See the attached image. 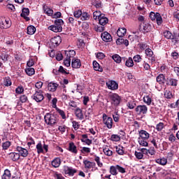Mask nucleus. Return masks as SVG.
Masks as SVG:
<instances>
[{
    "label": "nucleus",
    "mask_w": 179,
    "mask_h": 179,
    "mask_svg": "<svg viewBox=\"0 0 179 179\" xmlns=\"http://www.w3.org/2000/svg\"><path fill=\"white\" fill-rule=\"evenodd\" d=\"M64 25V20L61 19H56L55 20V24L50 25L48 29L55 33H59L62 31V26Z\"/></svg>",
    "instance_id": "nucleus-1"
},
{
    "label": "nucleus",
    "mask_w": 179,
    "mask_h": 179,
    "mask_svg": "<svg viewBox=\"0 0 179 179\" xmlns=\"http://www.w3.org/2000/svg\"><path fill=\"white\" fill-rule=\"evenodd\" d=\"M45 122L52 127V125H55L57 124V116L51 113H46L44 116Z\"/></svg>",
    "instance_id": "nucleus-2"
},
{
    "label": "nucleus",
    "mask_w": 179,
    "mask_h": 179,
    "mask_svg": "<svg viewBox=\"0 0 179 179\" xmlns=\"http://www.w3.org/2000/svg\"><path fill=\"white\" fill-rule=\"evenodd\" d=\"M10 26H12L10 20L0 17V29H9Z\"/></svg>",
    "instance_id": "nucleus-3"
},
{
    "label": "nucleus",
    "mask_w": 179,
    "mask_h": 179,
    "mask_svg": "<svg viewBox=\"0 0 179 179\" xmlns=\"http://www.w3.org/2000/svg\"><path fill=\"white\" fill-rule=\"evenodd\" d=\"M31 99L35 100L36 103H40L44 100V95L43 94V90H36L34 95L31 96Z\"/></svg>",
    "instance_id": "nucleus-4"
},
{
    "label": "nucleus",
    "mask_w": 179,
    "mask_h": 179,
    "mask_svg": "<svg viewBox=\"0 0 179 179\" xmlns=\"http://www.w3.org/2000/svg\"><path fill=\"white\" fill-rule=\"evenodd\" d=\"M111 104L113 106H120L121 103V96L117 94H112L110 95Z\"/></svg>",
    "instance_id": "nucleus-5"
},
{
    "label": "nucleus",
    "mask_w": 179,
    "mask_h": 179,
    "mask_svg": "<svg viewBox=\"0 0 179 179\" xmlns=\"http://www.w3.org/2000/svg\"><path fill=\"white\" fill-rule=\"evenodd\" d=\"M103 124L108 128V129L113 128V118L108 117L106 113L103 114Z\"/></svg>",
    "instance_id": "nucleus-6"
},
{
    "label": "nucleus",
    "mask_w": 179,
    "mask_h": 179,
    "mask_svg": "<svg viewBox=\"0 0 179 179\" xmlns=\"http://www.w3.org/2000/svg\"><path fill=\"white\" fill-rule=\"evenodd\" d=\"M135 111L138 115L146 114V113H148V106H146L145 105H138L135 108Z\"/></svg>",
    "instance_id": "nucleus-7"
},
{
    "label": "nucleus",
    "mask_w": 179,
    "mask_h": 179,
    "mask_svg": "<svg viewBox=\"0 0 179 179\" xmlns=\"http://www.w3.org/2000/svg\"><path fill=\"white\" fill-rule=\"evenodd\" d=\"M62 42V39L59 36L52 38L50 40L52 47H58V45H59V44H61Z\"/></svg>",
    "instance_id": "nucleus-8"
},
{
    "label": "nucleus",
    "mask_w": 179,
    "mask_h": 179,
    "mask_svg": "<svg viewBox=\"0 0 179 179\" xmlns=\"http://www.w3.org/2000/svg\"><path fill=\"white\" fill-rule=\"evenodd\" d=\"M17 151L18 152L20 157L22 156V157H27V156H29V151L26 148L17 146Z\"/></svg>",
    "instance_id": "nucleus-9"
},
{
    "label": "nucleus",
    "mask_w": 179,
    "mask_h": 179,
    "mask_svg": "<svg viewBox=\"0 0 179 179\" xmlns=\"http://www.w3.org/2000/svg\"><path fill=\"white\" fill-rule=\"evenodd\" d=\"M101 37L103 41H105V43H110L113 41V38L111 37V35L107 31H104L103 33H102Z\"/></svg>",
    "instance_id": "nucleus-10"
},
{
    "label": "nucleus",
    "mask_w": 179,
    "mask_h": 179,
    "mask_svg": "<svg viewBox=\"0 0 179 179\" xmlns=\"http://www.w3.org/2000/svg\"><path fill=\"white\" fill-rule=\"evenodd\" d=\"M29 15H30V10L28 8H22V13L20 14L21 17H24L27 22H29L30 20V18L27 17Z\"/></svg>",
    "instance_id": "nucleus-11"
},
{
    "label": "nucleus",
    "mask_w": 179,
    "mask_h": 179,
    "mask_svg": "<svg viewBox=\"0 0 179 179\" xmlns=\"http://www.w3.org/2000/svg\"><path fill=\"white\" fill-rule=\"evenodd\" d=\"M106 85L108 86V89L110 90H117L118 89V83L114 80H110L106 83Z\"/></svg>",
    "instance_id": "nucleus-12"
},
{
    "label": "nucleus",
    "mask_w": 179,
    "mask_h": 179,
    "mask_svg": "<svg viewBox=\"0 0 179 179\" xmlns=\"http://www.w3.org/2000/svg\"><path fill=\"white\" fill-rule=\"evenodd\" d=\"M82 66V64L80 63V59H73L71 61V66L74 69H79L80 66Z\"/></svg>",
    "instance_id": "nucleus-13"
},
{
    "label": "nucleus",
    "mask_w": 179,
    "mask_h": 179,
    "mask_svg": "<svg viewBox=\"0 0 179 179\" xmlns=\"http://www.w3.org/2000/svg\"><path fill=\"white\" fill-rule=\"evenodd\" d=\"M58 86H59L58 84H57L55 83L50 82L48 85V90H49V92H57V89Z\"/></svg>",
    "instance_id": "nucleus-14"
},
{
    "label": "nucleus",
    "mask_w": 179,
    "mask_h": 179,
    "mask_svg": "<svg viewBox=\"0 0 179 179\" xmlns=\"http://www.w3.org/2000/svg\"><path fill=\"white\" fill-rule=\"evenodd\" d=\"M116 44L117 45H121L124 44L126 47H128V45H129V41H128L127 39H124L122 38V37H120L117 39Z\"/></svg>",
    "instance_id": "nucleus-15"
},
{
    "label": "nucleus",
    "mask_w": 179,
    "mask_h": 179,
    "mask_svg": "<svg viewBox=\"0 0 179 179\" xmlns=\"http://www.w3.org/2000/svg\"><path fill=\"white\" fill-rule=\"evenodd\" d=\"M139 136H140L139 138H141V139L146 140V139H149L150 134L145 130H141L139 131Z\"/></svg>",
    "instance_id": "nucleus-16"
},
{
    "label": "nucleus",
    "mask_w": 179,
    "mask_h": 179,
    "mask_svg": "<svg viewBox=\"0 0 179 179\" xmlns=\"http://www.w3.org/2000/svg\"><path fill=\"white\" fill-rule=\"evenodd\" d=\"M65 173L72 177L74 176L75 173H76V169L66 166L65 168Z\"/></svg>",
    "instance_id": "nucleus-17"
},
{
    "label": "nucleus",
    "mask_w": 179,
    "mask_h": 179,
    "mask_svg": "<svg viewBox=\"0 0 179 179\" xmlns=\"http://www.w3.org/2000/svg\"><path fill=\"white\" fill-rule=\"evenodd\" d=\"M99 22V24H101V26H106V24L108 23V18H107V17H106V15H103L101 17H100Z\"/></svg>",
    "instance_id": "nucleus-18"
},
{
    "label": "nucleus",
    "mask_w": 179,
    "mask_h": 179,
    "mask_svg": "<svg viewBox=\"0 0 179 179\" xmlns=\"http://www.w3.org/2000/svg\"><path fill=\"white\" fill-rule=\"evenodd\" d=\"M83 164H85V169H93V167L96 166L95 162H92L88 160H85Z\"/></svg>",
    "instance_id": "nucleus-19"
},
{
    "label": "nucleus",
    "mask_w": 179,
    "mask_h": 179,
    "mask_svg": "<svg viewBox=\"0 0 179 179\" xmlns=\"http://www.w3.org/2000/svg\"><path fill=\"white\" fill-rule=\"evenodd\" d=\"M65 55L66 56V58L71 59V58H73V57H75L76 55V52H75V50H66Z\"/></svg>",
    "instance_id": "nucleus-20"
},
{
    "label": "nucleus",
    "mask_w": 179,
    "mask_h": 179,
    "mask_svg": "<svg viewBox=\"0 0 179 179\" xmlns=\"http://www.w3.org/2000/svg\"><path fill=\"white\" fill-rule=\"evenodd\" d=\"M10 157L13 162H16L20 159V155L16 152H10Z\"/></svg>",
    "instance_id": "nucleus-21"
},
{
    "label": "nucleus",
    "mask_w": 179,
    "mask_h": 179,
    "mask_svg": "<svg viewBox=\"0 0 179 179\" xmlns=\"http://www.w3.org/2000/svg\"><path fill=\"white\" fill-rule=\"evenodd\" d=\"M75 115L77 117V118H78V120H83V118H84L83 113L79 108L76 109Z\"/></svg>",
    "instance_id": "nucleus-22"
},
{
    "label": "nucleus",
    "mask_w": 179,
    "mask_h": 179,
    "mask_svg": "<svg viewBox=\"0 0 179 179\" xmlns=\"http://www.w3.org/2000/svg\"><path fill=\"white\" fill-rule=\"evenodd\" d=\"M127 34V29L125 28H119L117 31V35L118 37H124Z\"/></svg>",
    "instance_id": "nucleus-23"
},
{
    "label": "nucleus",
    "mask_w": 179,
    "mask_h": 179,
    "mask_svg": "<svg viewBox=\"0 0 179 179\" xmlns=\"http://www.w3.org/2000/svg\"><path fill=\"white\" fill-rule=\"evenodd\" d=\"M69 152H71V153H78V149H76V145H75V143H69Z\"/></svg>",
    "instance_id": "nucleus-24"
},
{
    "label": "nucleus",
    "mask_w": 179,
    "mask_h": 179,
    "mask_svg": "<svg viewBox=\"0 0 179 179\" xmlns=\"http://www.w3.org/2000/svg\"><path fill=\"white\" fill-rule=\"evenodd\" d=\"M143 29L144 30V33H149L150 31H152V25L149 23H143Z\"/></svg>",
    "instance_id": "nucleus-25"
},
{
    "label": "nucleus",
    "mask_w": 179,
    "mask_h": 179,
    "mask_svg": "<svg viewBox=\"0 0 179 179\" xmlns=\"http://www.w3.org/2000/svg\"><path fill=\"white\" fill-rule=\"evenodd\" d=\"M165 80H166V78L164 77V76L163 74H159L157 77V82L158 83H159V85H164Z\"/></svg>",
    "instance_id": "nucleus-26"
},
{
    "label": "nucleus",
    "mask_w": 179,
    "mask_h": 179,
    "mask_svg": "<svg viewBox=\"0 0 179 179\" xmlns=\"http://www.w3.org/2000/svg\"><path fill=\"white\" fill-rule=\"evenodd\" d=\"M93 68L94 71H98L99 72H103V68L100 66V64L96 62H93Z\"/></svg>",
    "instance_id": "nucleus-27"
},
{
    "label": "nucleus",
    "mask_w": 179,
    "mask_h": 179,
    "mask_svg": "<svg viewBox=\"0 0 179 179\" xmlns=\"http://www.w3.org/2000/svg\"><path fill=\"white\" fill-rule=\"evenodd\" d=\"M52 166L57 169V167H59L61 166V159L59 158H55L52 162Z\"/></svg>",
    "instance_id": "nucleus-28"
},
{
    "label": "nucleus",
    "mask_w": 179,
    "mask_h": 179,
    "mask_svg": "<svg viewBox=\"0 0 179 179\" xmlns=\"http://www.w3.org/2000/svg\"><path fill=\"white\" fill-rule=\"evenodd\" d=\"M10 177H12V175L10 174V171H9V169H6L2 176V179H10Z\"/></svg>",
    "instance_id": "nucleus-29"
},
{
    "label": "nucleus",
    "mask_w": 179,
    "mask_h": 179,
    "mask_svg": "<svg viewBox=\"0 0 179 179\" xmlns=\"http://www.w3.org/2000/svg\"><path fill=\"white\" fill-rule=\"evenodd\" d=\"M25 72L28 76H33L34 73H36V71L34 70V68L29 67L25 69Z\"/></svg>",
    "instance_id": "nucleus-30"
},
{
    "label": "nucleus",
    "mask_w": 179,
    "mask_h": 179,
    "mask_svg": "<svg viewBox=\"0 0 179 179\" xmlns=\"http://www.w3.org/2000/svg\"><path fill=\"white\" fill-rule=\"evenodd\" d=\"M156 163L161 164V166H166L167 164V159L165 157L156 159Z\"/></svg>",
    "instance_id": "nucleus-31"
},
{
    "label": "nucleus",
    "mask_w": 179,
    "mask_h": 179,
    "mask_svg": "<svg viewBox=\"0 0 179 179\" xmlns=\"http://www.w3.org/2000/svg\"><path fill=\"white\" fill-rule=\"evenodd\" d=\"M36 33V27L33 25L27 27V34L32 35Z\"/></svg>",
    "instance_id": "nucleus-32"
},
{
    "label": "nucleus",
    "mask_w": 179,
    "mask_h": 179,
    "mask_svg": "<svg viewBox=\"0 0 179 179\" xmlns=\"http://www.w3.org/2000/svg\"><path fill=\"white\" fill-rule=\"evenodd\" d=\"M112 59H113V61H115V62H116V64H121L122 59L120 55L117 54L113 55L112 56Z\"/></svg>",
    "instance_id": "nucleus-33"
},
{
    "label": "nucleus",
    "mask_w": 179,
    "mask_h": 179,
    "mask_svg": "<svg viewBox=\"0 0 179 179\" xmlns=\"http://www.w3.org/2000/svg\"><path fill=\"white\" fill-rule=\"evenodd\" d=\"M155 20L157 22V24H158V26H161V24L163 23V17H162L160 13H158V14H157Z\"/></svg>",
    "instance_id": "nucleus-34"
},
{
    "label": "nucleus",
    "mask_w": 179,
    "mask_h": 179,
    "mask_svg": "<svg viewBox=\"0 0 179 179\" xmlns=\"http://www.w3.org/2000/svg\"><path fill=\"white\" fill-rule=\"evenodd\" d=\"M125 65L128 68H132V66H134V60L132 59V57H129L125 62Z\"/></svg>",
    "instance_id": "nucleus-35"
},
{
    "label": "nucleus",
    "mask_w": 179,
    "mask_h": 179,
    "mask_svg": "<svg viewBox=\"0 0 179 179\" xmlns=\"http://www.w3.org/2000/svg\"><path fill=\"white\" fill-rule=\"evenodd\" d=\"M3 85L4 86H11L12 85V81H10V78L9 77H6L4 79H3Z\"/></svg>",
    "instance_id": "nucleus-36"
},
{
    "label": "nucleus",
    "mask_w": 179,
    "mask_h": 179,
    "mask_svg": "<svg viewBox=\"0 0 179 179\" xmlns=\"http://www.w3.org/2000/svg\"><path fill=\"white\" fill-rule=\"evenodd\" d=\"M110 173L112 176H117V174H118V172L117 171V165L111 166L110 167Z\"/></svg>",
    "instance_id": "nucleus-37"
},
{
    "label": "nucleus",
    "mask_w": 179,
    "mask_h": 179,
    "mask_svg": "<svg viewBox=\"0 0 179 179\" xmlns=\"http://www.w3.org/2000/svg\"><path fill=\"white\" fill-rule=\"evenodd\" d=\"M104 14H101V13L100 11H94L93 13V17L94 19V20H97V19L99 20L100 17H102V15H103Z\"/></svg>",
    "instance_id": "nucleus-38"
},
{
    "label": "nucleus",
    "mask_w": 179,
    "mask_h": 179,
    "mask_svg": "<svg viewBox=\"0 0 179 179\" xmlns=\"http://www.w3.org/2000/svg\"><path fill=\"white\" fill-rule=\"evenodd\" d=\"M143 101L148 106H150V104H152V98H150V96H149L148 95L145 96L143 97Z\"/></svg>",
    "instance_id": "nucleus-39"
},
{
    "label": "nucleus",
    "mask_w": 179,
    "mask_h": 179,
    "mask_svg": "<svg viewBox=\"0 0 179 179\" xmlns=\"http://www.w3.org/2000/svg\"><path fill=\"white\" fill-rule=\"evenodd\" d=\"M104 29H105L104 26L101 24L94 26L95 31H98L99 33H101V31H104Z\"/></svg>",
    "instance_id": "nucleus-40"
},
{
    "label": "nucleus",
    "mask_w": 179,
    "mask_h": 179,
    "mask_svg": "<svg viewBox=\"0 0 179 179\" xmlns=\"http://www.w3.org/2000/svg\"><path fill=\"white\" fill-rule=\"evenodd\" d=\"M103 152L106 156H113V151L108 148H103Z\"/></svg>",
    "instance_id": "nucleus-41"
},
{
    "label": "nucleus",
    "mask_w": 179,
    "mask_h": 179,
    "mask_svg": "<svg viewBox=\"0 0 179 179\" xmlns=\"http://www.w3.org/2000/svg\"><path fill=\"white\" fill-rule=\"evenodd\" d=\"M138 141L141 146H148V142L146 141V139L138 138Z\"/></svg>",
    "instance_id": "nucleus-42"
},
{
    "label": "nucleus",
    "mask_w": 179,
    "mask_h": 179,
    "mask_svg": "<svg viewBox=\"0 0 179 179\" xmlns=\"http://www.w3.org/2000/svg\"><path fill=\"white\" fill-rule=\"evenodd\" d=\"M36 149H37V153H38V155H40V153H43L44 150H43V145L41 144V142H39L36 145Z\"/></svg>",
    "instance_id": "nucleus-43"
},
{
    "label": "nucleus",
    "mask_w": 179,
    "mask_h": 179,
    "mask_svg": "<svg viewBox=\"0 0 179 179\" xmlns=\"http://www.w3.org/2000/svg\"><path fill=\"white\" fill-rule=\"evenodd\" d=\"M94 160L96 162V164L99 167H103V163L100 162V157H98L96 155L94 156Z\"/></svg>",
    "instance_id": "nucleus-44"
},
{
    "label": "nucleus",
    "mask_w": 179,
    "mask_h": 179,
    "mask_svg": "<svg viewBox=\"0 0 179 179\" xmlns=\"http://www.w3.org/2000/svg\"><path fill=\"white\" fill-rule=\"evenodd\" d=\"M90 19V15L87 13H82L81 20H89Z\"/></svg>",
    "instance_id": "nucleus-45"
},
{
    "label": "nucleus",
    "mask_w": 179,
    "mask_h": 179,
    "mask_svg": "<svg viewBox=\"0 0 179 179\" xmlns=\"http://www.w3.org/2000/svg\"><path fill=\"white\" fill-rule=\"evenodd\" d=\"M116 152L118 155H124V148L121 146H116L115 147Z\"/></svg>",
    "instance_id": "nucleus-46"
},
{
    "label": "nucleus",
    "mask_w": 179,
    "mask_h": 179,
    "mask_svg": "<svg viewBox=\"0 0 179 179\" xmlns=\"http://www.w3.org/2000/svg\"><path fill=\"white\" fill-rule=\"evenodd\" d=\"M57 113L61 115L62 120H66V115H65V112L61 109H57Z\"/></svg>",
    "instance_id": "nucleus-47"
},
{
    "label": "nucleus",
    "mask_w": 179,
    "mask_h": 179,
    "mask_svg": "<svg viewBox=\"0 0 179 179\" xmlns=\"http://www.w3.org/2000/svg\"><path fill=\"white\" fill-rule=\"evenodd\" d=\"M164 37H166V38L168 39H171L173 36V34H171V32H170V31H166L165 32H164Z\"/></svg>",
    "instance_id": "nucleus-48"
},
{
    "label": "nucleus",
    "mask_w": 179,
    "mask_h": 179,
    "mask_svg": "<svg viewBox=\"0 0 179 179\" xmlns=\"http://www.w3.org/2000/svg\"><path fill=\"white\" fill-rule=\"evenodd\" d=\"M117 170L119 171V173H121L122 174H124L127 173V171H125V168L120 166V165H116Z\"/></svg>",
    "instance_id": "nucleus-49"
},
{
    "label": "nucleus",
    "mask_w": 179,
    "mask_h": 179,
    "mask_svg": "<svg viewBox=\"0 0 179 179\" xmlns=\"http://www.w3.org/2000/svg\"><path fill=\"white\" fill-rule=\"evenodd\" d=\"M171 40H172V43H173L174 45H178L179 44V38L177 36H172Z\"/></svg>",
    "instance_id": "nucleus-50"
},
{
    "label": "nucleus",
    "mask_w": 179,
    "mask_h": 179,
    "mask_svg": "<svg viewBox=\"0 0 179 179\" xmlns=\"http://www.w3.org/2000/svg\"><path fill=\"white\" fill-rule=\"evenodd\" d=\"M10 146V141H6L5 143H3V144H2V148L4 150H7V149H9Z\"/></svg>",
    "instance_id": "nucleus-51"
},
{
    "label": "nucleus",
    "mask_w": 179,
    "mask_h": 179,
    "mask_svg": "<svg viewBox=\"0 0 179 179\" xmlns=\"http://www.w3.org/2000/svg\"><path fill=\"white\" fill-rule=\"evenodd\" d=\"M134 155H135L136 159H138V160L143 159V154H142L141 152L136 151Z\"/></svg>",
    "instance_id": "nucleus-52"
},
{
    "label": "nucleus",
    "mask_w": 179,
    "mask_h": 179,
    "mask_svg": "<svg viewBox=\"0 0 179 179\" xmlns=\"http://www.w3.org/2000/svg\"><path fill=\"white\" fill-rule=\"evenodd\" d=\"M164 97L166 99H173V94L170 91H165Z\"/></svg>",
    "instance_id": "nucleus-53"
},
{
    "label": "nucleus",
    "mask_w": 179,
    "mask_h": 179,
    "mask_svg": "<svg viewBox=\"0 0 179 179\" xmlns=\"http://www.w3.org/2000/svg\"><path fill=\"white\" fill-rule=\"evenodd\" d=\"M127 106L128 107V108H129V110H134V108H135V107L136 106V103H135L134 102H128Z\"/></svg>",
    "instance_id": "nucleus-54"
},
{
    "label": "nucleus",
    "mask_w": 179,
    "mask_h": 179,
    "mask_svg": "<svg viewBox=\"0 0 179 179\" xmlns=\"http://www.w3.org/2000/svg\"><path fill=\"white\" fill-rule=\"evenodd\" d=\"M24 92V88H23V87L22 86L17 87L15 90V92L17 94H22V93H23Z\"/></svg>",
    "instance_id": "nucleus-55"
},
{
    "label": "nucleus",
    "mask_w": 179,
    "mask_h": 179,
    "mask_svg": "<svg viewBox=\"0 0 179 179\" xmlns=\"http://www.w3.org/2000/svg\"><path fill=\"white\" fill-rule=\"evenodd\" d=\"M110 139L113 142H118V141H120V136H118L117 134H113L111 136Z\"/></svg>",
    "instance_id": "nucleus-56"
},
{
    "label": "nucleus",
    "mask_w": 179,
    "mask_h": 179,
    "mask_svg": "<svg viewBox=\"0 0 179 179\" xmlns=\"http://www.w3.org/2000/svg\"><path fill=\"white\" fill-rule=\"evenodd\" d=\"M164 128V124L163 122H159L156 126V129L158 131H162V129H163Z\"/></svg>",
    "instance_id": "nucleus-57"
},
{
    "label": "nucleus",
    "mask_w": 179,
    "mask_h": 179,
    "mask_svg": "<svg viewBox=\"0 0 179 179\" xmlns=\"http://www.w3.org/2000/svg\"><path fill=\"white\" fill-rule=\"evenodd\" d=\"M73 15L75 17H76L77 19H79V17H81L82 16V10H78L74 12Z\"/></svg>",
    "instance_id": "nucleus-58"
},
{
    "label": "nucleus",
    "mask_w": 179,
    "mask_h": 179,
    "mask_svg": "<svg viewBox=\"0 0 179 179\" xmlns=\"http://www.w3.org/2000/svg\"><path fill=\"white\" fill-rule=\"evenodd\" d=\"M145 54L147 57H153V51H152V49L150 48H147L145 50Z\"/></svg>",
    "instance_id": "nucleus-59"
},
{
    "label": "nucleus",
    "mask_w": 179,
    "mask_h": 179,
    "mask_svg": "<svg viewBox=\"0 0 179 179\" xmlns=\"http://www.w3.org/2000/svg\"><path fill=\"white\" fill-rule=\"evenodd\" d=\"M134 62H141L142 61V57L139 55H136L133 57Z\"/></svg>",
    "instance_id": "nucleus-60"
},
{
    "label": "nucleus",
    "mask_w": 179,
    "mask_h": 179,
    "mask_svg": "<svg viewBox=\"0 0 179 179\" xmlns=\"http://www.w3.org/2000/svg\"><path fill=\"white\" fill-rule=\"evenodd\" d=\"M158 13H153V12H151V13H150V17L151 20H152V21H153V20H156V17H157Z\"/></svg>",
    "instance_id": "nucleus-61"
},
{
    "label": "nucleus",
    "mask_w": 179,
    "mask_h": 179,
    "mask_svg": "<svg viewBox=\"0 0 179 179\" xmlns=\"http://www.w3.org/2000/svg\"><path fill=\"white\" fill-rule=\"evenodd\" d=\"M64 65L68 68V66H71V59H68L66 57L65 60L64 61Z\"/></svg>",
    "instance_id": "nucleus-62"
},
{
    "label": "nucleus",
    "mask_w": 179,
    "mask_h": 179,
    "mask_svg": "<svg viewBox=\"0 0 179 179\" xmlns=\"http://www.w3.org/2000/svg\"><path fill=\"white\" fill-rule=\"evenodd\" d=\"M81 153H90V148L87 147H83L82 150H80Z\"/></svg>",
    "instance_id": "nucleus-63"
},
{
    "label": "nucleus",
    "mask_w": 179,
    "mask_h": 179,
    "mask_svg": "<svg viewBox=\"0 0 179 179\" xmlns=\"http://www.w3.org/2000/svg\"><path fill=\"white\" fill-rule=\"evenodd\" d=\"M20 100L21 101V103H26V101H27L28 99H27V96L26 95H22L20 97Z\"/></svg>",
    "instance_id": "nucleus-64"
}]
</instances>
